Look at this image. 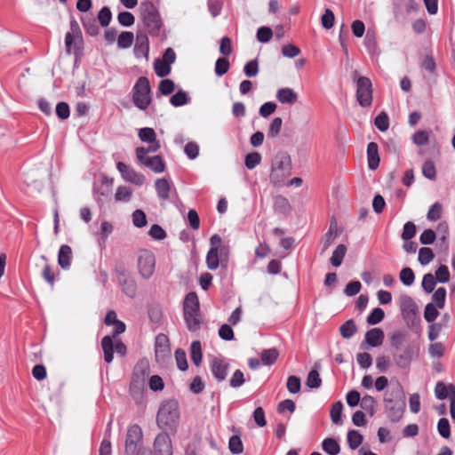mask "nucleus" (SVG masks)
Segmentation results:
<instances>
[{
    "mask_svg": "<svg viewBox=\"0 0 455 455\" xmlns=\"http://www.w3.org/2000/svg\"><path fill=\"white\" fill-rule=\"evenodd\" d=\"M387 418L392 422H398L405 409V395L400 383L387 389L383 397Z\"/></svg>",
    "mask_w": 455,
    "mask_h": 455,
    "instance_id": "nucleus-1",
    "label": "nucleus"
},
{
    "mask_svg": "<svg viewBox=\"0 0 455 455\" xmlns=\"http://www.w3.org/2000/svg\"><path fill=\"white\" fill-rule=\"evenodd\" d=\"M291 174V159L288 153L280 151L272 159L270 183L276 188L285 184L287 178Z\"/></svg>",
    "mask_w": 455,
    "mask_h": 455,
    "instance_id": "nucleus-2",
    "label": "nucleus"
},
{
    "mask_svg": "<svg viewBox=\"0 0 455 455\" xmlns=\"http://www.w3.org/2000/svg\"><path fill=\"white\" fill-rule=\"evenodd\" d=\"M211 248L206 255V265L210 270H216L220 264L228 262L229 246L222 243L221 237L214 234L210 238Z\"/></svg>",
    "mask_w": 455,
    "mask_h": 455,
    "instance_id": "nucleus-3",
    "label": "nucleus"
},
{
    "mask_svg": "<svg viewBox=\"0 0 455 455\" xmlns=\"http://www.w3.org/2000/svg\"><path fill=\"white\" fill-rule=\"evenodd\" d=\"M140 15L144 26L151 36H160L164 26L159 11L150 1H145L140 4Z\"/></svg>",
    "mask_w": 455,
    "mask_h": 455,
    "instance_id": "nucleus-4",
    "label": "nucleus"
},
{
    "mask_svg": "<svg viewBox=\"0 0 455 455\" xmlns=\"http://www.w3.org/2000/svg\"><path fill=\"white\" fill-rule=\"evenodd\" d=\"M180 419L179 403L171 399L161 403L156 416V423L160 428L172 429L176 427Z\"/></svg>",
    "mask_w": 455,
    "mask_h": 455,
    "instance_id": "nucleus-5",
    "label": "nucleus"
},
{
    "mask_svg": "<svg viewBox=\"0 0 455 455\" xmlns=\"http://www.w3.org/2000/svg\"><path fill=\"white\" fill-rule=\"evenodd\" d=\"M151 86L146 76H140L133 88L132 100L136 108L145 111L152 102Z\"/></svg>",
    "mask_w": 455,
    "mask_h": 455,
    "instance_id": "nucleus-6",
    "label": "nucleus"
},
{
    "mask_svg": "<svg viewBox=\"0 0 455 455\" xmlns=\"http://www.w3.org/2000/svg\"><path fill=\"white\" fill-rule=\"evenodd\" d=\"M352 79L356 84V100L363 108L372 103V84L370 78L360 76L357 70L352 73Z\"/></svg>",
    "mask_w": 455,
    "mask_h": 455,
    "instance_id": "nucleus-7",
    "label": "nucleus"
},
{
    "mask_svg": "<svg viewBox=\"0 0 455 455\" xmlns=\"http://www.w3.org/2000/svg\"><path fill=\"white\" fill-rule=\"evenodd\" d=\"M419 353V346L417 343H407L401 350L394 351L392 356L397 367L407 369Z\"/></svg>",
    "mask_w": 455,
    "mask_h": 455,
    "instance_id": "nucleus-8",
    "label": "nucleus"
},
{
    "mask_svg": "<svg viewBox=\"0 0 455 455\" xmlns=\"http://www.w3.org/2000/svg\"><path fill=\"white\" fill-rule=\"evenodd\" d=\"M156 258L152 251L148 250H142L140 251L138 257V269L139 273L144 279L150 278L155 271Z\"/></svg>",
    "mask_w": 455,
    "mask_h": 455,
    "instance_id": "nucleus-9",
    "label": "nucleus"
},
{
    "mask_svg": "<svg viewBox=\"0 0 455 455\" xmlns=\"http://www.w3.org/2000/svg\"><path fill=\"white\" fill-rule=\"evenodd\" d=\"M143 438V433L141 427L133 424L128 427L126 439H125V451L129 455H135L140 448L139 444L141 443Z\"/></svg>",
    "mask_w": 455,
    "mask_h": 455,
    "instance_id": "nucleus-10",
    "label": "nucleus"
},
{
    "mask_svg": "<svg viewBox=\"0 0 455 455\" xmlns=\"http://www.w3.org/2000/svg\"><path fill=\"white\" fill-rule=\"evenodd\" d=\"M116 278L123 292L133 299L137 294V283L134 278L125 269L117 270Z\"/></svg>",
    "mask_w": 455,
    "mask_h": 455,
    "instance_id": "nucleus-11",
    "label": "nucleus"
},
{
    "mask_svg": "<svg viewBox=\"0 0 455 455\" xmlns=\"http://www.w3.org/2000/svg\"><path fill=\"white\" fill-rule=\"evenodd\" d=\"M152 455H173L172 440L166 432H162L156 436Z\"/></svg>",
    "mask_w": 455,
    "mask_h": 455,
    "instance_id": "nucleus-12",
    "label": "nucleus"
},
{
    "mask_svg": "<svg viewBox=\"0 0 455 455\" xmlns=\"http://www.w3.org/2000/svg\"><path fill=\"white\" fill-rule=\"evenodd\" d=\"M116 168L122 178L128 182H131L136 186H142L146 181V178L142 173L136 172L130 165L123 162H118Z\"/></svg>",
    "mask_w": 455,
    "mask_h": 455,
    "instance_id": "nucleus-13",
    "label": "nucleus"
},
{
    "mask_svg": "<svg viewBox=\"0 0 455 455\" xmlns=\"http://www.w3.org/2000/svg\"><path fill=\"white\" fill-rule=\"evenodd\" d=\"M399 300L403 318L406 321L407 323L410 322L413 323L417 317L418 311V307L415 301L411 296L407 294L401 295Z\"/></svg>",
    "mask_w": 455,
    "mask_h": 455,
    "instance_id": "nucleus-14",
    "label": "nucleus"
},
{
    "mask_svg": "<svg viewBox=\"0 0 455 455\" xmlns=\"http://www.w3.org/2000/svg\"><path fill=\"white\" fill-rule=\"evenodd\" d=\"M134 56L137 59L148 60L149 55V40L146 32L138 31L135 36V44L133 49Z\"/></svg>",
    "mask_w": 455,
    "mask_h": 455,
    "instance_id": "nucleus-15",
    "label": "nucleus"
},
{
    "mask_svg": "<svg viewBox=\"0 0 455 455\" xmlns=\"http://www.w3.org/2000/svg\"><path fill=\"white\" fill-rule=\"evenodd\" d=\"M155 355L156 361L162 363L170 355L169 339L164 333H159L156 337Z\"/></svg>",
    "mask_w": 455,
    "mask_h": 455,
    "instance_id": "nucleus-16",
    "label": "nucleus"
},
{
    "mask_svg": "<svg viewBox=\"0 0 455 455\" xmlns=\"http://www.w3.org/2000/svg\"><path fill=\"white\" fill-rule=\"evenodd\" d=\"M211 371L218 382H222L226 379L228 371V363L223 359L213 358L211 362Z\"/></svg>",
    "mask_w": 455,
    "mask_h": 455,
    "instance_id": "nucleus-17",
    "label": "nucleus"
},
{
    "mask_svg": "<svg viewBox=\"0 0 455 455\" xmlns=\"http://www.w3.org/2000/svg\"><path fill=\"white\" fill-rule=\"evenodd\" d=\"M137 160L139 164L148 167L156 173L164 172L165 170V163L161 156H147Z\"/></svg>",
    "mask_w": 455,
    "mask_h": 455,
    "instance_id": "nucleus-18",
    "label": "nucleus"
},
{
    "mask_svg": "<svg viewBox=\"0 0 455 455\" xmlns=\"http://www.w3.org/2000/svg\"><path fill=\"white\" fill-rule=\"evenodd\" d=\"M384 340V331L380 328H372L364 335L365 343L371 347H379Z\"/></svg>",
    "mask_w": 455,
    "mask_h": 455,
    "instance_id": "nucleus-19",
    "label": "nucleus"
},
{
    "mask_svg": "<svg viewBox=\"0 0 455 455\" xmlns=\"http://www.w3.org/2000/svg\"><path fill=\"white\" fill-rule=\"evenodd\" d=\"M200 313L198 296L195 291L188 292L183 301V314Z\"/></svg>",
    "mask_w": 455,
    "mask_h": 455,
    "instance_id": "nucleus-20",
    "label": "nucleus"
},
{
    "mask_svg": "<svg viewBox=\"0 0 455 455\" xmlns=\"http://www.w3.org/2000/svg\"><path fill=\"white\" fill-rule=\"evenodd\" d=\"M340 233L338 228V223L335 218H331L328 231L323 238L322 252H324L331 244L336 236Z\"/></svg>",
    "mask_w": 455,
    "mask_h": 455,
    "instance_id": "nucleus-21",
    "label": "nucleus"
},
{
    "mask_svg": "<svg viewBox=\"0 0 455 455\" xmlns=\"http://www.w3.org/2000/svg\"><path fill=\"white\" fill-rule=\"evenodd\" d=\"M367 160L370 170L374 171L379 167L380 158L379 156V147L376 142H370L367 145Z\"/></svg>",
    "mask_w": 455,
    "mask_h": 455,
    "instance_id": "nucleus-22",
    "label": "nucleus"
},
{
    "mask_svg": "<svg viewBox=\"0 0 455 455\" xmlns=\"http://www.w3.org/2000/svg\"><path fill=\"white\" fill-rule=\"evenodd\" d=\"M71 259H72V250L71 247L68 244H62L60 247L58 253V264L59 266L64 269H69L71 266Z\"/></svg>",
    "mask_w": 455,
    "mask_h": 455,
    "instance_id": "nucleus-23",
    "label": "nucleus"
},
{
    "mask_svg": "<svg viewBox=\"0 0 455 455\" xmlns=\"http://www.w3.org/2000/svg\"><path fill=\"white\" fill-rule=\"evenodd\" d=\"M156 195L161 200H167L170 197L171 183L165 178L157 179L155 182Z\"/></svg>",
    "mask_w": 455,
    "mask_h": 455,
    "instance_id": "nucleus-24",
    "label": "nucleus"
},
{
    "mask_svg": "<svg viewBox=\"0 0 455 455\" xmlns=\"http://www.w3.org/2000/svg\"><path fill=\"white\" fill-rule=\"evenodd\" d=\"M276 99L282 104H293L297 101L298 95L291 88H281L276 92Z\"/></svg>",
    "mask_w": 455,
    "mask_h": 455,
    "instance_id": "nucleus-25",
    "label": "nucleus"
},
{
    "mask_svg": "<svg viewBox=\"0 0 455 455\" xmlns=\"http://www.w3.org/2000/svg\"><path fill=\"white\" fill-rule=\"evenodd\" d=\"M72 37L78 38L77 44L80 43L81 37H82V32H81L80 27H79L78 23L76 22V20L74 19L70 20V31H68L65 36V45L66 46H68V47L70 46L72 39H73Z\"/></svg>",
    "mask_w": 455,
    "mask_h": 455,
    "instance_id": "nucleus-26",
    "label": "nucleus"
},
{
    "mask_svg": "<svg viewBox=\"0 0 455 455\" xmlns=\"http://www.w3.org/2000/svg\"><path fill=\"white\" fill-rule=\"evenodd\" d=\"M183 316L186 325L190 331H196L200 329V313H186L183 314Z\"/></svg>",
    "mask_w": 455,
    "mask_h": 455,
    "instance_id": "nucleus-27",
    "label": "nucleus"
},
{
    "mask_svg": "<svg viewBox=\"0 0 455 455\" xmlns=\"http://www.w3.org/2000/svg\"><path fill=\"white\" fill-rule=\"evenodd\" d=\"M147 147H139L135 150L136 158H143L148 156V154L156 153L159 150L161 145L159 140L148 143Z\"/></svg>",
    "mask_w": 455,
    "mask_h": 455,
    "instance_id": "nucleus-28",
    "label": "nucleus"
},
{
    "mask_svg": "<svg viewBox=\"0 0 455 455\" xmlns=\"http://www.w3.org/2000/svg\"><path fill=\"white\" fill-rule=\"evenodd\" d=\"M406 334L402 331H395L390 336V346L394 351H399L406 344Z\"/></svg>",
    "mask_w": 455,
    "mask_h": 455,
    "instance_id": "nucleus-29",
    "label": "nucleus"
},
{
    "mask_svg": "<svg viewBox=\"0 0 455 455\" xmlns=\"http://www.w3.org/2000/svg\"><path fill=\"white\" fill-rule=\"evenodd\" d=\"M134 40L135 37L132 32L122 31L116 39L117 47L119 49H128L132 45Z\"/></svg>",
    "mask_w": 455,
    "mask_h": 455,
    "instance_id": "nucleus-30",
    "label": "nucleus"
},
{
    "mask_svg": "<svg viewBox=\"0 0 455 455\" xmlns=\"http://www.w3.org/2000/svg\"><path fill=\"white\" fill-rule=\"evenodd\" d=\"M322 449L328 455H338L340 451L339 443L331 437H327L323 440Z\"/></svg>",
    "mask_w": 455,
    "mask_h": 455,
    "instance_id": "nucleus-31",
    "label": "nucleus"
},
{
    "mask_svg": "<svg viewBox=\"0 0 455 455\" xmlns=\"http://www.w3.org/2000/svg\"><path fill=\"white\" fill-rule=\"evenodd\" d=\"M190 98L188 93L180 89L174 94H172L170 98V103L175 108L182 107L189 103Z\"/></svg>",
    "mask_w": 455,
    "mask_h": 455,
    "instance_id": "nucleus-32",
    "label": "nucleus"
},
{
    "mask_svg": "<svg viewBox=\"0 0 455 455\" xmlns=\"http://www.w3.org/2000/svg\"><path fill=\"white\" fill-rule=\"evenodd\" d=\"M278 355V350L275 347H271L262 350L260 354V359L264 365L270 366L276 362Z\"/></svg>",
    "mask_w": 455,
    "mask_h": 455,
    "instance_id": "nucleus-33",
    "label": "nucleus"
},
{
    "mask_svg": "<svg viewBox=\"0 0 455 455\" xmlns=\"http://www.w3.org/2000/svg\"><path fill=\"white\" fill-rule=\"evenodd\" d=\"M376 400L370 395H365L362 397L360 407L365 411L371 417L376 413Z\"/></svg>",
    "mask_w": 455,
    "mask_h": 455,
    "instance_id": "nucleus-34",
    "label": "nucleus"
},
{
    "mask_svg": "<svg viewBox=\"0 0 455 455\" xmlns=\"http://www.w3.org/2000/svg\"><path fill=\"white\" fill-rule=\"evenodd\" d=\"M347 252V247L344 244H339L336 247V249L333 251L332 255L330 259L331 264L334 267H339L343 261V259Z\"/></svg>",
    "mask_w": 455,
    "mask_h": 455,
    "instance_id": "nucleus-35",
    "label": "nucleus"
},
{
    "mask_svg": "<svg viewBox=\"0 0 455 455\" xmlns=\"http://www.w3.org/2000/svg\"><path fill=\"white\" fill-rule=\"evenodd\" d=\"M357 331V327L353 319L347 320L340 327L339 332L344 339H350Z\"/></svg>",
    "mask_w": 455,
    "mask_h": 455,
    "instance_id": "nucleus-36",
    "label": "nucleus"
},
{
    "mask_svg": "<svg viewBox=\"0 0 455 455\" xmlns=\"http://www.w3.org/2000/svg\"><path fill=\"white\" fill-rule=\"evenodd\" d=\"M191 360L195 365L198 366L202 363L203 352L199 340H194L190 347Z\"/></svg>",
    "mask_w": 455,
    "mask_h": 455,
    "instance_id": "nucleus-37",
    "label": "nucleus"
},
{
    "mask_svg": "<svg viewBox=\"0 0 455 455\" xmlns=\"http://www.w3.org/2000/svg\"><path fill=\"white\" fill-rule=\"evenodd\" d=\"M363 436L358 430L351 429L347 432V443L351 450L357 449L363 443Z\"/></svg>",
    "mask_w": 455,
    "mask_h": 455,
    "instance_id": "nucleus-38",
    "label": "nucleus"
},
{
    "mask_svg": "<svg viewBox=\"0 0 455 455\" xmlns=\"http://www.w3.org/2000/svg\"><path fill=\"white\" fill-rule=\"evenodd\" d=\"M154 70L158 77H165L171 73L172 68L169 63H165L160 59H156L154 61Z\"/></svg>",
    "mask_w": 455,
    "mask_h": 455,
    "instance_id": "nucleus-39",
    "label": "nucleus"
},
{
    "mask_svg": "<svg viewBox=\"0 0 455 455\" xmlns=\"http://www.w3.org/2000/svg\"><path fill=\"white\" fill-rule=\"evenodd\" d=\"M446 289L444 287L437 288L432 295V303L436 306L439 309L444 307L446 300Z\"/></svg>",
    "mask_w": 455,
    "mask_h": 455,
    "instance_id": "nucleus-40",
    "label": "nucleus"
},
{
    "mask_svg": "<svg viewBox=\"0 0 455 455\" xmlns=\"http://www.w3.org/2000/svg\"><path fill=\"white\" fill-rule=\"evenodd\" d=\"M82 24H83V27H84L85 32L89 36H95L99 34L100 28L96 23V20L93 18H92V17L83 18Z\"/></svg>",
    "mask_w": 455,
    "mask_h": 455,
    "instance_id": "nucleus-41",
    "label": "nucleus"
},
{
    "mask_svg": "<svg viewBox=\"0 0 455 455\" xmlns=\"http://www.w3.org/2000/svg\"><path fill=\"white\" fill-rule=\"evenodd\" d=\"M110 193H111V189H108V188L96 187L95 185L93 187V196H94L95 201L100 205H102L105 204V202L108 200Z\"/></svg>",
    "mask_w": 455,
    "mask_h": 455,
    "instance_id": "nucleus-42",
    "label": "nucleus"
},
{
    "mask_svg": "<svg viewBox=\"0 0 455 455\" xmlns=\"http://www.w3.org/2000/svg\"><path fill=\"white\" fill-rule=\"evenodd\" d=\"M262 157L259 152L248 153L244 157V165L248 170H253L261 163Z\"/></svg>",
    "mask_w": 455,
    "mask_h": 455,
    "instance_id": "nucleus-43",
    "label": "nucleus"
},
{
    "mask_svg": "<svg viewBox=\"0 0 455 455\" xmlns=\"http://www.w3.org/2000/svg\"><path fill=\"white\" fill-rule=\"evenodd\" d=\"M113 225L108 221H103L100 225V238L98 240L100 247L104 246L108 235L113 232Z\"/></svg>",
    "mask_w": 455,
    "mask_h": 455,
    "instance_id": "nucleus-44",
    "label": "nucleus"
},
{
    "mask_svg": "<svg viewBox=\"0 0 455 455\" xmlns=\"http://www.w3.org/2000/svg\"><path fill=\"white\" fill-rule=\"evenodd\" d=\"M306 385L309 388H318L322 385V379L316 369H312L307 377Z\"/></svg>",
    "mask_w": 455,
    "mask_h": 455,
    "instance_id": "nucleus-45",
    "label": "nucleus"
},
{
    "mask_svg": "<svg viewBox=\"0 0 455 455\" xmlns=\"http://www.w3.org/2000/svg\"><path fill=\"white\" fill-rule=\"evenodd\" d=\"M385 317V312L381 307H375L368 315L366 322L370 325H376L379 323Z\"/></svg>",
    "mask_w": 455,
    "mask_h": 455,
    "instance_id": "nucleus-46",
    "label": "nucleus"
},
{
    "mask_svg": "<svg viewBox=\"0 0 455 455\" xmlns=\"http://www.w3.org/2000/svg\"><path fill=\"white\" fill-rule=\"evenodd\" d=\"M399 278L403 285L411 286L415 281V275L411 267H405L400 271Z\"/></svg>",
    "mask_w": 455,
    "mask_h": 455,
    "instance_id": "nucleus-47",
    "label": "nucleus"
},
{
    "mask_svg": "<svg viewBox=\"0 0 455 455\" xmlns=\"http://www.w3.org/2000/svg\"><path fill=\"white\" fill-rule=\"evenodd\" d=\"M435 258L433 250L429 247H421L419 250L418 260L422 266L429 264Z\"/></svg>",
    "mask_w": 455,
    "mask_h": 455,
    "instance_id": "nucleus-48",
    "label": "nucleus"
},
{
    "mask_svg": "<svg viewBox=\"0 0 455 455\" xmlns=\"http://www.w3.org/2000/svg\"><path fill=\"white\" fill-rule=\"evenodd\" d=\"M436 283V279L433 274L427 273L423 275L421 286L426 293L433 292Z\"/></svg>",
    "mask_w": 455,
    "mask_h": 455,
    "instance_id": "nucleus-49",
    "label": "nucleus"
},
{
    "mask_svg": "<svg viewBox=\"0 0 455 455\" xmlns=\"http://www.w3.org/2000/svg\"><path fill=\"white\" fill-rule=\"evenodd\" d=\"M228 448L232 454H241L243 451V444L239 435H234L229 438Z\"/></svg>",
    "mask_w": 455,
    "mask_h": 455,
    "instance_id": "nucleus-50",
    "label": "nucleus"
},
{
    "mask_svg": "<svg viewBox=\"0 0 455 455\" xmlns=\"http://www.w3.org/2000/svg\"><path fill=\"white\" fill-rule=\"evenodd\" d=\"M430 132L426 130H419L411 136L413 143L417 146H425L428 143Z\"/></svg>",
    "mask_w": 455,
    "mask_h": 455,
    "instance_id": "nucleus-51",
    "label": "nucleus"
},
{
    "mask_svg": "<svg viewBox=\"0 0 455 455\" xmlns=\"http://www.w3.org/2000/svg\"><path fill=\"white\" fill-rule=\"evenodd\" d=\"M139 138L142 142L145 143H150L155 140H157L155 130L150 127H144L140 129Z\"/></svg>",
    "mask_w": 455,
    "mask_h": 455,
    "instance_id": "nucleus-52",
    "label": "nucleus"
},
{
    "mask_svg": "<svg viewBox=\"0 0 455 455\" xmlns=\"http://www.w3.org/2000/svg\"><path fill=\"white\" fill-rule=\"evenodd\" d=\"M416 233H417V227L414 224V222L407 221L403 225L401 238L403 241H409L416 235Z\"/></svg>",
    "mask_w": 455,
    "mask_h": 455,
    "instance_id": "nucleus-53",
    "label": "nucleus"
},
{
    "mask_svg": "<svg viewBox=\"0 0 455 455\" xmlns=\"http://www.w3.org/2000/svg\"><path fill=\"white\" fill-rule=\"evenodd\" d=\"M199 145L195 141H189L184 146V154L189 160H195L199 156Z\"/></svg>",
    "mask_w": 455,
    "mask_h": 455,
    "instance_id": "nucleus-54",
    "label": "nucleus"
},
{
    "mask_svg": "<svg viewBox=\"0 0 455 455\" xmlns=\"http://www.w3.org/2000/svg\"><path fill=\"white\" fill-rule=\"evenodd\" d=\"M98 20L101 27H108L112 20V12L108 6H103L98 12Z\"/></svg>",
    "mask_w": 455,
    "mask_h": 455,
    "instance_id": "nucleus-55",
    "label": "nucleus"
},
{
    "mask_svg": "<svg viewBox=\"0 0 455 455\" xmlns=\"http://www.w3.org/2000/svg\"><path fill=\"white\" fill-rule=\"evenodd\" d=\"M343 410V403L340 401L334 403L331 409V421L336 424H341V415Z\"/></svg>",
    "mask_w": 455,
    "mask_h": 455,
    "instance_id": "nucleus-56",
    "label": "nucleus"
},
{
    "mask_svg": "<svg viewBox=\"0 0 455 455\" xmlns=\"http://www.w3.org/2000/svg\"><path fill=\"white\" fill-rule=\"evenodd\" d=\"M273 36V30L270 27L262 26L257 30V40L262 44L268 43Z\"/></svg>",
    "mask_w": 455,
    "mask_h": 455,
    "instance_id": "nucleus-57",
    "label": "nucleus"
},
{
    "mask_svg": "<svg viewBox=\"0 0 455 455\" xmlns=\"http://www.w3.org/2000/svg\"><path fill=\"white\" fill-rule=\"evenodd\" d=\"M374 124L380 132H386L389 127V118L386 112H380L374 119Z\"/></svg>",
    "mask_w": 455,
    "mask_h": 455,
    "instance_id": "nucleus-58",
    "label": "nucleus"
},
{
    "mask_svg": "<svg viewBox=\"0 0 455 455\" xmlns=\"http://www.w3.org/2000/svg\"><path fill=\"white\" fill-rule=\"evenodd\" d=\"M438 434L444 439L451 437V426L448 419L441 418L437 422Z\"/></svg>",
    "mask_w": 455,
    "mask_h": 455,
    "instance_id": "nucleus-59",
    "label": "nucleus"
},
{
    "mask_svg": "<svg viewBox=\"0 0 455 455\" xmlns=\"http://www.w3.org/2000/svg\"><path fill=\"white\" fill-rule=\"evenodd\" d=\"M117 21L118 23L123 27H131L135 22V17L134 15L128 12V11H123L120 12L117 15Z\"/></svg>",
    "mask_w": 455,
    "mask_h": 455,
    "instance_id": "nucleus-60",
    "label": "nucleus"
},
{
    "mask_svg": "<svg viewBox=\"0 0 455 455\" xmlns=\"http://www.w3.org/2000/svg\"><path fill=\"white\" fill-rule=\"evenodd\" d=\"M439 315L438 307L434 303H427L424 309V318L427 323H433Z\"/></svg>",
    "mask_w": 455,
    "mask_h": 455,
    "instance_id": "nucleus-61",
    "label": "nucleus"
},
{
    "mask_svg": "<svg viewBox=\"0 0 455 455\" xmlns=\"http://www.w3.org/2000/svg\"><path fill=\"white\" fill-rule=\"evenodd\" d=\"M174 89H175L174 82L168 78L161 80L159 83V85H158L159 93L161 95H164V96H167V95H170L171 93H172Z\"/></svg>",
    "mask_w": 455,
    "mask_h": 455,
    "instance_id": "nucleus-62",
    "label": "nucleus"
},
{
    "mask_svg": "<svg viewBox=\"0 0 455 455\" xmlns=\"http://www.w3.org/2000/svg\"><path fill=\"white\" fill-rule=\"evenodd\" d=\"M422 174L425 178L434 180L436 178V170L433 161L427 160L422 166Z\"/></svg>",
    "mask_w": 455,
    "mask_h": 455,
    "instance_id": "nucleus-63",
    "label": "nucleus"
},
{
    "mask_svg": "<svg viewBox=\"0 0 455 455\" xmlns=\"http://www.w3.org/2000/svg\"><path fill=\"white\" fill-rule=\"evenodd\" d=\"M287 389L291 394H297L301 388L300 378L295 375L289 376L286 383Z\"/></svg>",
    "mask_w": 455,
    "mask_h": 455,
    "instance_id": "nucleus-64",
    "label": "nucleus"
}]
</instances>
